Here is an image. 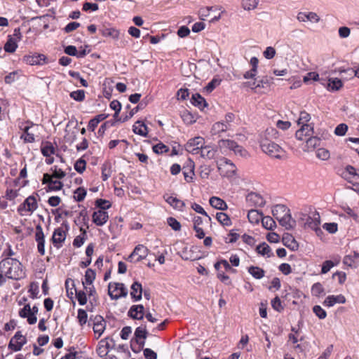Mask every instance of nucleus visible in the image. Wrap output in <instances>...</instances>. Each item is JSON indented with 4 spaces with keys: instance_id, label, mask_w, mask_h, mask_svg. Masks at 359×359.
Instances as JSON below:
<instances>
[{
    "instance_id": "29",
    "label": "nucleus",
    "mask_w": 359,
    "mask_h": 359,
    "mask_svg": "<svg viewBox=\"0 0 359 359\" xmlns=\"http://www.w3.org/2000/svg\"><path fill=\"white\" fill-rule=\"evenodd\" d=\"M279 136L278 131L274 128H268L265 131L260 135V142H263L264 140L269 142H272L273 140H276Z\"/></svg>"
},
{
    "instance_id": "39",
    "label": "nucleus",
    "mask_w": 359,
    "mask_h": 359,
    "mask_svg": "<svg viewBox=\"0 0 359 359\" xmlns=\"http://www.w3.org/2000/svg\"><path fill=\"white\" fill-rule=\"evenodd\" d=\"M133 130L135 134L140 135L143 137L147 136V127L143 122L140 121H137L135 123V124L133 125Z\"/></svg>"
},
{
    "instance_id": "57",
    "label": "nucleus",
    "mask_w": 359,
    "mask_h": 359,
    "mask_svg": "<svg viewBox=\"0 0 359 359\" xmlns=\"http://www.w3.org/2000/svg\"><path fill=\"white\" fill-rule=\"evenodd\" d=\"M316 157L323 161H327L330 158V151L325 148H319L316 151Z\"/></svg>"
},
{
    "instance_id": "18",
    "label": "nucleus",
    "mask_w": 359,
    "mask_h": 359,
    "mask_svg": "<svg viewBox=\"0 0 359 359\" xmlns=\"http://www.w3.org/2000/svg\"><path fill=\"white\" fill-rule=\"evenodd\" d=\"M35 240L37 243V250L41 255H45V236L43 228L40 224L36 225Z\"/></svg>"
},
{
    "instance_id": "13",
    "label": "nucleus",
    "mask_w": 359,
    "mask_h": 359,
    "mask_svg": "<svg viewBox=\"0 0 359 359\" xmlns=\"http://www.w3.org/2000/svg\"><path fill=\"white\" fill-rule=\"evenodd\" d=\"M320 217L317 211H313L310 213V217L308 220L304 222V227L305 229H310L313 230L318 234V232H321L320 228Z\"/></svg>"
},
{
    "instance_id": "2",
    "label": "nucleus",
    "mask_w": 359,
    "mask_h": 359,
    "mask_svg": "<svg viewBox=\"0 0 359 359\" xmlns=\"http://www.w3.org/2000/svg\"><path fill=\"white\" fill-rule=\"evenodd\" d=\"M39 125L29 120L18 122V128L20 132V139L23 143H34L39 134Z\"/></svg>"
},
{
    "instance_id": "1",
    "label": "nucleus",
    "mask_w": 359,
    "mask_h": 359,
    "mask_svg": "<svg viewBox=\"0 0 359 359\" xmlns=\"http://www.w3.org/2000/svg\"><path fill=\"white\" fill-rule=\"evenodd\" d=\"M25 276V270L18 259L4 257L0 261V286L5 284L7 279L18 280Z\"/></svg>"
},
{
    "instance_id": "22",
    "label": "nucleus",
    "mask_w": 359,
    "mask_h": 359,
    "mask_svg": "<svg viewBox=\"0 0 359 359\" xmlns=\"http://www.w3.org/2000/svg\"><path fill=\"white\" fill-rule=\"evenodd\" d=\"M297 19L300 22L310 21L317 23L320 21V17L314 12H299L297 15Z\"/></svg>"
},
{
    "instance_id": "34",
    "label": "nucleus",
    "mask_w": 359,
    "mask_h": 359,
    "mask_svg": "<svg viewBox=\"0 0 359 359\" xmlns=\"http://www.w3.org/2000/svg\"><path fill=\"white\" fill-rule=\"evenodd\" d=\"M210 205L217 210H224L228 208L226 203L222 198L217 196H212L209 200Z\"/></svg>"
},
{
    "instance_id": "27",
    "label": "nucleus",
    "mask_w": 359,
    "mask_h": 359,
    "mask_svg": "<svg viewBox=\"0 0 359 359\" xmlns=\"http://www.w3.org/2000/svg\"><path fill=\"white\" fill-rule=\"evenodd\" d=\"M282 241L283 245L292 251H296L299 248V244L292 234L285 233Z\"/></svg>"
},
{
    "instance_id": "5",
    "label": "nucleus",
    "mask_w": 359,
    "mask_h": 359,
    "mask_svg": "<svg viewBox=\"0 0 359 359\" xmlns=\"http://www.w3.org/2000/svg\"><path fill=\"white\" fill-rule=\"evenodd\" d=\"M38 208L36 197L29 196L18 208V212L20 215H27L32 214Z\"/></svg>"
},
{
    "instance_id": "21",
    "label": "nucleus",
    "mask_w": 359,
    "mask_h": 359,
    "mask_svg": "<svg viewBox=\"0 0 359 359\" xmlns=\"http://www.w3.org/2000/svg\"><path fill=\"white\" fill-rule=\"evenodd\" d=\"M19 316L22 318H27V323L29 325H34L37 321L36 316L32 313V310L29 304H27L22 309L19 311Z\"/></svg>"
},
{
    "instance_id": "45",
    "label": "nucleus",
    "mask_w": 359,
    "mask_h": 359,
    "mask_svg": "<svg viewBox=\"0 0 359 359\" xmlns=\"http://www.w3.org/2000/svg\"><path fill=\"white\" fill-rule=\"evenodd\" d=\"M95 279V272L91 269H88L86 271L84 276V280H83V285H91Z\"/></svg>"
},
{
    "instance_id": "31",
    "label": "nucleus",
    "mask_w": 359,
    "mask_h": 359,
    "mask_svg": "<svg viewBox=\"0 0 359 359\" xmlns=\"http://www.w3.org/2000/svg\"><path fill=\"white\" fill-rule=\"evenodd\" d=\"M279 224L286 229H292L296 225V221L292 219L290 211L278 220Z\"/></svg>"
},
{
    "instance_id": "10",
    "label": "nucleus",
    "mask_w": 359,
    "mask_h": 359,
    "mask_svg": "<svg viewBox=\"0 0 359 359\" xmlns=\"http://www.w3.org/2000/svg\"><path fill=\"white\" fill-rule=\"evenodd\" d=\"M114 346V341L111 337H106L101 339L97 344L96 352L98 355L101 358H104L107 355L108 352Z\"/></svg>"
},
{
    "instance_id": "61",
    "label": "nucleus",
    "mask_w": 359,
    "mask_h": 359,
    "mask_svg": "<svg viewBox=\"0 0 359 359\" xmlns=\"http://www.w3.org/2000/svg\"><path fill=\"white\" fill-rule=\"evenodd\" d=\"M153 151L157 154H162L169 151V148L165 144L160 142L153 146Z\"/></svg>"
},
{
    "instance_id": "63",
    "label": "nucleus",
    "mask_w": 359,
    "mask_h": 359,
    "mask_svg": "<svg viewBox=\"0 0 359 359\" xmlns=\"http://www.w3.org/2000/svg\"><path fill=\"white\" fill-rule=\"evenodd\" d=\"M77 318L81 326L85 325L88 319V314L86 311L82 309H79L78 310Z\"/></svg>"
},
{
    "instance_id": "32",
    "label": "nucleus",
    "mask_w": 359,
    "mask_h": 359,
    "mask_svg": "<svg viewBox=\"0 0 359 359\" xmlns=\"http://www.w3.org/2000/svg\"><path fill=\"white\" fill-rule=\"evenodd\" d=\"M130 296L134 301L137 302L142 299V286L139 282H134L130 287Z\"/></svg>"
},
{
    "instance_id": "17",
    "label": "nucleus",
    "mask_w": 359,
    "mask_h": 359,
    "mask_svg": "<svg viewBox=\"0 0 359 359\" xmlns=\"http://www.w3.org/2000/svg\"><path fill=\"white\" fill-rule=\"evenodd\" d=\"M245 200L248 205L250 207H263L266 203L264 197L260 194L256 192L249 193L246 196Z\"/></svg>"
},
{
    "instance_id": "50",
    "label": "nucleus",
    "mask_w": 359,
    "mask_h": 359,
    "mask_svg": "<svg viewBox=\"0 0 359 359\" xmlns=\"http://www.w3.org/2000/svg\"><path fill=\"white\" fill-rule=\"evenodd\" d=\"M52 174H50V177L56 179H62L66 176V172L57 165H54L50 168Z\"/></svg>"
},
{
    "instance_id": "58",
    "label": "nucleus",
    "mask_w": 359,
    "mask_h": 359,
    "mask_svg": "<svg viewBox=\"0 0 359 359\" xmlns=\"http://www.w3.org/2000/svg\"><path fill=\"white\" fill-rule=\"evenodd\" d=\"M311 294L315 297H320L324 294V288L321 283H316L312 285Z\"/></svg>"
},
{
    "instance_id": "41",
    "label": "nucleus",
    "mask_w": 359,
    "mask_h": 359,
    "mask_svg": "<svg viewBox=\"0 0 359 359\" xmlns=\"http://www.w3.org/2000/svg\"><path fill=\"white\" fill-rule=\"evenodd\" d=\"M248 218L250 223L258 224L262 218V214L257 210L252 209L248 212Z\"/></svg>"
},
{
    "instance_id": "49",
    "label": "nucleus",
    "mask_w": 359,
    "mask_h": 359,
    "mask_svg": "<svg viewBox=\"0 0 359 359\" xmlns=\"http://www.w3.org/2000/svg\"><path fill=\"white\" fill-rule=\"evenodd\" d=\"M87 191L83 187H79L74 191V198L77 202H81L84 200Z\"/></svg>"
},
{
    "instance_id": "16",
    "label": "nucleus",
    "mask_w": 359,
    "mask_h": 359,
    "mask_svg": "<svg viewBox=\"0 0 359 359\" xmlns=\"http://www.w3.org/2000/svg\"><path fill=\"white\" fill-rule=\"evenodd\" d=\"M219 145L221 148L229 149L233 151L235 154H239L241 156H245L246 151L243 147L237 144L233 140H222L219 142Z\"/></svg>"
},
{
    "instance_id": "38",
    "label": "nucleus",
    "mask_w": 359,
    "mask_h": 359,
    "mask_svg": "<svg viewBox=\"0 0 359 359\" xmlns=\"http://www.w3.org/2000/svg\"><path fill=\"white\" fill-rule=\"evenodd\" d=\"M191 103L200 109H203L207 106L205 100L199 93L192 95Z\"/></svg>"
},
{
    "instance_id": "19",
    "label": "nucleus",
    "mask_w": 359,
    "mask_h": 359,
    "mask_svg": "<svg viewBox=\"0 0 359 359\" xmlns=\"http://www.w3.org/2000/svg\"><path fill=\"white\" fill-rule=\"evenodd\" d=\"M148 332L145 325H141L135 330V339L140 347L143 348L145 344V339L147 337Z\"/></svg>"
},
{
    "instance_id": "48",
    "label": "nucleus",
    "mask_w": 359,
    "mask_h": 359,
    "mask_svg": "<svg viewBox=\"0 0 359 359\" xmlns=\"http://www.w3.org/2000/svg\"><path fill=\"white\" fill-rule=\"evenodd\" d=\"M229 129L228 124L224 121H219L215 123L212 128V130L214 134L225 132Z\"/></svg>"
},
{
    "instance_id": "36",
    "label": "nucleus",
    "mask_w": 359,
    "mask_h": 359,
    "mask_svg": "<svg viewBox=\"0 0 359 359\" xmlns=\"http://www.w3.org/2000/svg\"><path fill=\"white\" fill-rule=\"evenodd\" d=\"M216 153L217 150L214 147L210 145L205 146V144L203 146L202 149L199 152L202 158L207 159L214 158L216 156Z\"/></svg>"
},
{
    "instance_id": "42",
    "label": "nucleus",
    "mask_w": 359,
    "mask_h": 359,
    "mask_svg": "<svg viewBox=\"0 0 359 359\" xmlns=\"http://www.w3.org/2000/svg\"><path fill=\"white\" fill-rule=\"evenodd\" d=\"M41 151L44 156L50 157L55 154V148L51 142H46L45 144H42Z\"/></svg>"
},
{
    "instance_id": "44",
    "label": "nucleus",
    "mask_w": 359,
    "mask_h": 359,
    "mask_svg": "<svg viewBox=\"0 0 359 359\" xmlns=\"http://www.w3.org/2000/svg\"><path fill=\"white\" fill-rule=\"evenodd\" d=\"M248 273L256 279H261L265 275V271L258 266H251L248 269Z\"/></svg>"
},
{
    "instance_id": "56",
    "label": "nucleus",
    "mask_w": 359,
    "mask_h": 359,
    "mask_svg": "<svg viewBox=\"0 0 359 359\" xmlns=\"http://www.w3.org/2000/svg\"><path fill=\"white\" fill-rule=\"evenodd\" d=\"M111 175V169L109 163H104L102 165L101 177L103 181H106Z\"/></svg>"
},
{
    "instance_id": "33",
    "label": "nucleus",
    "mask_w": 359,
    "mask_h": 359,
    "mask_svg": "<svg viewBox=\"0 0 359 359\" xmlns=\"http://www.w3.org/2000/svg\"><path fill=\"white\" fill-rule=\"evenodd\" d=\"M313 133V128L311 125H302L301 128L299 129L295 136L297 139L303 140L304 137L310 136Z\"/></svg>"
},
{
    "instance_id": "25",
    "label": "nucleus",
    "mask_w": 359,
    "mask_h": 359,
    "mask_svg": "<svg viewBox=\"0 0 359 359\" xmlns=\"http://www.w3.org/2000/svg\"><path fill=\"white\" fill-rule=\"evenodd\" d=\"M163 198L174 209L177 210L179 211H182L184 210L185 203L182 200L168 194H165L163 196Z\"/></svg>"
},
{
    "instance_id": "15",
    "label": "nucleus",
    "mask_w": 359,
    "mask_h": 359,
    "mask_svg": "<svg viewBox=\"0 0 359 359\" xmlns=\"http://www.w3.org/2000/svg\"><path fill=\"white\" fill-rule=\"evenodd\" d=\"M42 184H47L46 191H60L63 187V183L59 180H53L50 174L45 173L43 175Z\"/></svg>"
},
{
    "instance_id": "52",
    "label": "nucleus",
    "mask_w": 359,
    "mask_h": 359,
    "mask_svg": "<svg viewBox=\"0 0 359 359\" xmlns=\"http://www.w3.org/2000/svg\"><path fill=\"white\" fill-rule=\"evenodd\" d=\"M259 0H242L241 4L244 10L250 11L257 8Z\"/></svg>"
},
{
    "instance_id": "26",
    "label": "nucleus",
    "mask_w": 359,
    "mask_h": 359,
    "mask_svg": "<svg viewBox=\"0 0 359 359\" xmlns=\"http://www.w3.org/2000/svg\"><path fill=\"white\" fill-rule=\"evenodd\" d=\"M346 301V297L343 294L328 295L323 304L326 307H332L336 304H344Z\"/></svg>"
},
{
    "instance_id": "64",
    "label": "nucleus",
    "mask_w": 359,
    "mask_h": 359,
    "mask_svg": "<svg viewBox=\"0 0 359 359\" xmlns=\"http://www.w3.org/2000/svg\"><path fill=\"white\" fill-rule=\"evenodd\" d=\"M310 114L303 111L300 112L297 123L299 125H308L307 123L310 121Z\"/></svg>"
},
{
    "instance_id": "51",
    "label": "nucleus",
    "mask_w": 359,
    "mask_h": 359,
    "mask_svg": "<svg viewBox=\"0 0 359 359\" xmlns=\"http://www.w3.org/2000/svg\"><path fill=\"white\" fill-rule=\"evenodd\" d=\"M216 219L223 226H230L231 224L229 217L224 212H217L216 214Z\"/></svg>"
},
{
    "instance_id": "60",
    "label": "nucleus",
    "mask_w": 359,
    "mask_h": 359,
    "mask_svg": "<svg viewBox=\"0 0 359 359\" xmlns=\"http://www.w3.org/2000/svg\"><path fill=\"white\" fill-rule=\"evenodd\" d=\"M74 169L80 174L83 173L86 168V161L82 158H79L74 163Z\"/></svg>"
},
{
    "instance_id": "4",
    "label": "nucleus",
    "mask_w": 359,
    "mask_h": 359,
    "mask_svg": "<svg viewBox=\"0 0 359 359\" xmlns=\"http://www.w3.org/2000/svg\"><path fill=\"white\" fill-rule=\"evenodd\" d=\"M217 164L221 175L231 177L236 174V166L230 160L222 158L217 161Z\"/></svg>"
},
{
    "instance_id": "28",
    "label": "nucleus",
    "mask_w": 359,
    "mask_h": 359,
    "mask_svg": "<svg viewBox=\"0 0 359 359\" xmlns=\"http://www.w3.org/2000/svg\"><path fill=\"white\" fill-rule=\"evenodd\" d=\"M101 34L104 37H110L113 39H118L119 37L120 32L118 29L109 26H102L100 29Z\"/></svg>"
},
{
    "instance_id": "62",
    "label": "nucleus",
    "mask_w": 359,
    "mask_h": 359,
    "mask_svg": "<svg viewBox=\"0 0 359 359\" xmlns=\"http://www.w3.org/2000/svg\"><path fill=\"white\" fill-rule=\"evenodd\" d=\"M168 224L175 231L181 229V224L174 217H170L167 219Z\"/></svg>"
},
{
    "instance_id": "7",
    "label": "nucleus",
    "mask_w": 359,
    "mask_h": 359,
    "mask_svg": "<svg viewBox=\"0 0 359 359\" xmlns=\"http://www.w3.org/2000/svg\"><path fill=\"white\" fill-rule=\"evenodd\" d=\"M22 35L19 29H15L13 35H8L4 45V50L13 53L18 48V43L21 40Z\"/></svg>"
},
{
    "instance_id": "20",
    "label": "nucleus",
    "mask_w": 359,
    "mask_h": 359,
    "mask_svg": "<svg viewBox=\"0 0 359 359\" xmlns=\"http://www.w3.org/2000/svg\"><path fill=\"white\" fill-rule=\"evenodd\" d=\"M106 327V323L104 318L100 316L95 317L93 323V332L96 336V339H99L103 334Z\"/></svg>"
},
{
    "instance_id": "12",
    "label": "nucleus",
    "mask_w": 359,
    "mask_h": 359,
    "mask_svg": "<svg viewBox=\"0 0 359 359\" xmlns=\"http://www.w3.org/2000/svg\"><path fill=\"white\" fill-rule=\"evenodd\" d=\"M26 343V337L22 335L21 331H18L11 339L8 344V348L13 351H18L21 350Z\"/></svg>"
},
{
    "instance_id": "9",
    "label": "nucleus",
    "mask_w": 359,
    "mask_h": 359,
    "mask_svg": "<svg viewBox=\"0 0 359 359\" xmlns=\"http://www.w3.org/2000/svg\"><path fill=\"white\" fill-rule=\"evenodd\" d=\"M149 254V249L143 245H137L132 253L128 256L127 260L130 262H139L145 259Z\"/></svg>"
},
{
    "instance_id": "14",
    "label": "nucleus",
    "mask_w": 359,
    "mask_h": 359,
    "mask_svg": "<svg viewBox=\"0 0 359 359\" xmlns=\"http://www.w3.org/2000/svg\"><path fill=\"white\" fill-rule=\"evenodd\" d=\"M22 60L27 65H42L43 64L48 63L46 56L41 53L26 55L23 57Z\"/></svg>"
},
{
    "instance_id": "35",
    "label": "nucleus",
    "mask_w": 359,
    "mask_h": 359,
    "mask_svg": "<svg viewBox=\"0 0 359 359\" xmlns=\"http://www.w3.org/2000/svg\"><path fill=\"white\" fill-rule=\"evenodd\" d=\"M341 176L349 182L359 177V175L356 172L355 168L351 165H347L346 167L344 170L341 172Z\"/></svg>"
},
{
    "instance_id": "24",
    "label": "nucleus",
    "mask_w": 359,
    "mask_h": 359,
    "mask_svg": "<svg viewBox=\"0 0 359 359\" xmlns=\"http://www.w3.org/2000/svg\"><path fill=\"white\" fill-rule=\"evenodd\" d=\"M128 316L133 319L142 320L144 316V307L142 304L133 305L128 312Z\"/></svg>"
},
{
    "instance_id": "23",
    "label": "nucleus",
    "mask_w": 359,
    "mask_h": 359,
    "mask_svg": "<svg viewBox=\"0 0 359 359\" xmlns=\"http://www.w3.org/2000/svg\"><path fill=\"white\" fill-rule=\"evenodd\" d=\"M93 222L97 226H103L109 219L108 212L104 210L95 211L92 215Z\"/></svg>"
},
{
    "instance_id": "43",
    "label": "nucleus",
    "mask_w": 359,
    "mask_h": 359,
    "mask_svg": "<svg viewBox=\"0 0 359 359\" xmlns=\"http://www.w3.org/2000/svg\"><path fill=\"white\" fill-rule=\"evenodd\" d=\"M343 86V83L341 79L338 78H330L327 83V89L329 90H338Z\"/></svg>"
},
{
    "instance_id": "30",
    "label": "nucleus",
    "mask_w": 359,
    "mask_h": 359,
    "mask_svg": "<svg viewBox=\"0 0 359 359\" xmlns=\"http://www.w3.org/2000/svg\"><path fill=\"white\" fill-rule=\"evenodd\" d=\"M343 263L351 268H356L359 264V252H353V254L346 255Z\"/></svg>"
},
{
    "instance_id": "3",
    "label": "nucleus",
    "mask_w": 359,
    "mask_h": 359,
    "mask_svg": "<svg viewBox=\"0 0 359 359\" xmlns=\"http://www.w3.org/2000/svg\"><path fill=\"white\" fill-rule=\"evenodd\" d=\"M260 147L263 152L272 158L283 159L286 158V151L280 145L272 142L264 140L260 142Z\"/></svg>"
},
{
    "instance_id": "53",
    "label": "nucleus",
    "mask_w": 359,
    "mask_h": 359,
    "mask_svg": "<svg viewBox=\"0 0 359 359\" xmlns=\"http://www.w3.org/2000/svg\"><path fill=\"white\" fill-rule=\"evenodd\" d=\"M262 223L263 226L269 230L273 229L276 227V222L272 217L267 216L262 218Z\"/></svg>"
},
{
    "instance_id": "11",
    "label": "nucleus",
    "mask_w": 359,
    "mask_h": 359,
    "mask_svg": "<svg viewBox=\"0 0 359 359\" xmlns=\"http://www.w3.org/2000/svg\"><path fill=\"white\" fill-rule=\"evenodd\" d=\"M67 231V226H60L54 230L51 241L55 248H60L62 246L66 239Z\"/></svg>"
},
{
    "instance_id": "6",
    "label": "nucleus",
    "mask_w": 359,
    "mask_h": 359,
    "mask_svg": "<svg viewBox=\"0 0 359 359\" xmlns=\"http://www.w3.org/2000/svg\"><path fill=\"white\" fill-rule=\"evenodd\" d=\"M108 294L111 299H118L121 297H126L128 290L123 283H109L108 285Z\"/></svg>"
},
{
    "instance_id": "55",
    "label": "nucleus",
    "mask_w": 359,
    "mask_h": 359,
    "mask_svg": "<svg viewBox=\"0 0 359 359\" xmlns=\"http://www.w3.org/2000/svg\"><path fill=\"white\" fill-rule=\"evenodd\" d=\"M181 117L184 123L187 125L192 124L196 121L194 116L187 110L182 113Z\"/></svg>"
},
{
    "instance_id": "47",
    "label": "nucleus",
    "mask_w": 359,
    "mask_h": 359,
    "mask_svg": "<svg viewBox=\"0 0 359 359\" xmlns=\"http://www.w3.org/2000/svg\"><path fill=\"white\" fill-rule=\"evenodd\" d=\"M222 266L226 271L231 272V273H236V270L233 269L229 262L226 259H221L216 262L214 265L215 269L217 271H220V267Z\"/></svg>"
},
{
    "instance_id": "59",
    "label": "nucleus",
    "mask_w": 359,
    "mask_h": 359,
    "mask_svg": "<svg viewBox=\"0 0 359 359\" xmlns=\"http://www.w3.org/2000/svg\"><path fill=\"white\" fill-rule=\"evenodd\" d=\"M70 97L77 102H82L85 99V91L83 90H77L70 93Z\"/></svg>"
},
{
    "instance_id": "46",
    "label": "nucleus",
    "mask_w": 359,
    "mask_h": 359,
    "mask_svg": "<svg viewBox=\"0 0 359 359\" xmlns=\"http://www.w3.org/2000/svg\"><path fill=\"white\" fill-rule=\"evenodd\" d=\"M81 234L77 236L74 239V241H73V245L76 248H80L85 242V241L86 240L87 238V233H86V231L83 229L82 227L81 228Z\"/></svg>"
},
{
    "instance_id": "37",
    "label": "nucleus",
    "mask_w": 359,
    "mask_h": 359,
    "mask_svg": "<svg viewBox=\"0 0 359 359\" xmlns=\"http://www.w3.org/2000/svg\"><path fill=\"white\" fill-rule=\"evenodd\" d=\"M290 209L285 205H276L272 210L273 217L278 221L282 217L285 215Z\"/></svg>"
},
{
    "instance_id": "8",
    "label": "nucleus",
    "mask_w": 359,
    "mask_h": 359,
    "mask_svg": "<svg viewBox=\"0 0 359 359\" xmlns=\"http://www.w3.org/2000/svg\"><path fill=\"white\" fill-rule=\"evenodd\" d=\"M204 144L205 139L201 136H197L189 140L185 144V149L193 154H198Z\"/></svg>"
},
{
    "instance_id": "54",
    "label": "nucleus",
    "mask_w": 359,
    "mask_h": 359,
    "mask_svg": "<svg viewBox=\"0 0 359 359\" xmlns=\"http://www.w3.org/2000/svg\"><path fill=\"white\" fill-rule=\"evenodd\" d=\"M306 143L309 149H313L320 145V139L317 137H311L306 140Z\"/></svg>"
},
{
    "instance_id": "40",
    "label": "nucleus",
    "mask_w": 359,
    "mask_h": 359,
    "mask_svg": "<svg viewBox=\"0 0 359 359\" xmlns=\"http://www.w3.org/2000/svg\"><path fill=\"white\" fill-rule=\"evenodd\" d=\"M256 250L258 254L266 257H271L273 255L270 246L266 243H262V244L259 245L257 247Z\"/></svg>"
}]
</instances>
